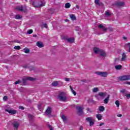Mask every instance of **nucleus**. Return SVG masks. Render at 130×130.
Listing matches in <instances>:
<instances>
[{
  "label": "nucleus",
  "instance_id": "nucleus-1",
  "mask_svg": "<svg viewBox=\"0 0 130 130\" xmlns=\"http://www.w3.org/2000/svg\"><path fill=\"white\" fill-rule=\"evenodd\" d=\"M93 51L94 53H99L100 54L101 56H102L103 57L106 56V53H105V52L102 49H100L97 47L93 48Z\"/></svg>",
  "mask_w": 130,
  "mask_h": 130
},
{
  "label": "nucleus",
  "instance_id": "nucleus-2",
  "mask_svg": "<svg viewBox=\"0 0 130 130\" xmlns=\"http://www.w3.org/2000/svg\"><path fill=\"white\" fill-rule=\"evenodd\" d=\"M66 94H67V93L64 91L59 93L58 98L60 101H63V102H66V101H67V95Z\"/></svg>",
  "mask_w": 130,
  "mask_h": 130
},
{
  "label": "nucleus",
  "instance_id": "nucleus-3",
  "mask_svg": "<svg viewBox=\"0 0 130 130\" xmlns=\"http://www.w3.org/2000/svg\"><path fill=\"white\" fill-rule=\"evenodd\" d=\"M32 5L35 8H42V7L45 6V2L41 1L39 2H34L32 3Z\"/></svg>",
  "mask_w": 130,
  "mask_h": 130
},
{
  "label": "nucleus",
  "instance_id": "nucleus-4",
  "mask_svg": "<svg viewBox=\"0 0 130 130\" xmlns=\"http://www.w3.org/2000/svg\"><path fill=\"white\" fill-rule=\"evenodd\" d=\"M106 95L107 93L104 92H100L98 94L95 95V98L97 100H102V99L105 98L106 97Z\"/></svg>",
  "mask_w": 130,
  "mask_h": 130
},
{
  "label": "nucleus",
  "instance_id": "nucleus-5",
  "mask_svg": "<svg viewBox=\"0 0 130 130\" xmlns=\"http://www.w3.org/2000/svg\"><path fill=\"white\" fill-rule=\"evenodd\" d=\"M120 81H128L130 80V75H123L119 77Z\"/></svg>",
  "mask_w": 130,
  "mask_h": 130
},
{
  "label": "nucleus",
  "instance_id": "nucleus-6",
  "mask_svg": "<svg viewBox=\"0 0 130 130\" xmlns=\"http://www.w3.org/2000/svg\"><path fill=\"white\" fill-rule=\"evenodd\" d=\"M95 74L96 75H98L99 76H101V77H104L105 78H106L108 76V73L106 72H95Z\"/></svg>",
  "mask_w": 130,
  "mask_h": 130
},
{
  "label": "nucleus",
  "instance_id": "nucleus-7",
  "mask_svg": "<svg viewBox=\"0 0 130 130\" xmlns=\"http://www.w3.org/2000/svg\"><path fill=\"white\" fill-rule=\"evenodd\" d=\"M63 85V83L61 81H54L52 83V86L53 87H56L57 86H62Z\"/></svg>",
  "mask_w": 130,
  "mask_h": 130
},
{
  "label": "nucleus",
  "instance_id": "nucleus-8",
  "mask_svg": "<svg viewBox=\"0 0 130 130\" xmlns=\"http://www.w3.org/2000/svg\"><path fill=\"white\" fill-rule=\"evenodd\" d=\"M16 10L20 11L21 12H27V7L26 6H18L16 7Z\"/></svg>",
  "mask_w": 130,
  "mask_h": 130
},
{
  "label": "nucleus",
  "instance_id": "nucleus-9",
  "mask_svg": "<svg viewBox=\"0 0 130 130\" xmlns=\"http://www.w3.org/2000/svg\"><path fill=\"white\" fill-rule=\"evenodd\" d=\"M52 111V108L50 107H48L45 112L46 115H48V116L50 115L51 114Z\"/></svg>",
  "mask_w": 130,
  "mask_h": 130
},
{
  "label": "nucleus",
  "instance_id": "nucleus-10",
  "mask_svg": "<svg viewBox=\"0 0 130 130\" xmlns=\"http://www.w3.org/2000/svg\"><path fill=\"white\" fill-rule=\"evenodd\" d=\"M12 125L14 128H15L16 129H18V127H19V122H18L17 120H15L12 123Z\"/></svg>",
  "mask_w": 130,
  "mask_h": 130
},
{
  "label": "nucleus",
  "instance_id": "nucleus-11",
  "mask_svg": "<svg viewBox=\"0 0 130 130\" xmlns=\"http://www.w3.org/2000/svg\"><path fill=\"white\" fill-rule=\"evenodd\" d=\"M6 111H7V112L10 113L11 114H16V113H17V111L15 110L6 109Z\"/></svg>",
  "mask_w": 130,
  "mask_h": 130
},
{
  "label": "nucleus",
  "instance_id": "nucleus-12",
  "mask_svg": "<svg viewBox=\"0 0 130 130\" xmlns=\"http://www.w3.org/2000/svg\"><path fill=\"white\" fill-rule=\"evenodd\" d=\"M125 60H126V55L124 52L122 54V58H121L120 61H125Z\"/></svg>",
  "mask_w": 130,
  "mask_h": 130
},
{
  "label": "nucleus",
  "instance_id": "nucleus-13",
  "mask_svg": "<svg viewBox=\"0 0 130 130\" xmlns=\"http://www.w3.org/2000/svg\"><path fill=\"white\" fill-rule=\"evenodd\" d=\"M76 108L78 110V113L79 115H81L83 113V108L81 107L77 106Z\"/></svg>",
  "mask_w": 130,
  "mask_h": 130
},
{
  "label": "nucleus",
  "instance_id": "nucleus-14",
  "mask_svg": "<svg viewBox=\"0 0 130 130\" xmlns=\"http://www.w3.org/2000/svg\"><path fill=\"white\" fill-rule=\"evenodd\" d=\"M109 98H110V95H108L107 97L104 100V103L105 104H107L109 102Z\"/></svg>",
  "mask_w": 130,
  "mask_h": 130
},
{
  "label": "nucleus",
  "instance_id": "nucleus-15",
  "mask_svg": "<svg viewBox=\"0 0 130 130\" xmlns=\"http://www.w3.org/2000/svg\"><path fill=\"white\" fill-rule=\"evenodd\" d=\"M99 28H101V29H102L104 32H106V31H107V28H105V27L101 24L99 25Z\"/></svg>",
  "mask_w": 130,
  "mask_h": 130
},
{
  "label": "nucleus",
  "instance_id": "nucleus-16",
  "mask_svg": "<svg viewBox=\"0 0 130 130\" xmlns=\"http://www.w3.org/2000/svg\"><path fill=\"white\" fill-rule=\"evenodd\" d=\"M28 80V81H34V78H32V77H26V78H24L23 79V83H25V82H26V80Z\"/></svg>",
  "mask_w": 130,
  "mask_h": 130
},
{
  "label": "nucleus",
  "instance_id": "nucleus-17",
  "mask_svg": "<svg viewBox=\"0 0 130 130\" xmlns=\"http://www.w3.org/2000/svg\"><path fill=\"white\" fill-rule=\"evenodd\" d=\"M120 92L123 95H125H125H126L128 93V91H127V90H126L125 89H123L120 90Z\"/></svg>",
  "mask_w": 130,
  "mask_h": 130
},
{
  "label": "nucleus",
  "instance_id": "nucleus-18",
  "mask_svg": "<svg viewBox=\"0 0 130 130\" xmlns=\"http://www.w3.org/2000/svg\"><path fill=\"white\" fill-rule=\"evenodd\" d=\"M69 16L72 21H76L77 20V17H76L75 14H70Z\"/></svg>",
  "mask_w": 130,
  "mask_h": 130
},
{
  "label": "nucleus",
  "instance_id": "nucleus-19",
  "mask_svg": "<svg viewBox=\"0 0 130 130\" xmlns=\"http://www.w3.org/2000/svg\"><path fill=\"white\" fill-rule=\"evenodd\" d=\"M67 40L69 42V43H74V42H75V39L74 38H68Z\"/></svg>",
  "mask_w": 130,
  "mask_h": 130
},
{
  "label": "nucleus",
  "instance_id": "nucleus-20",
  "mask_svg": "<svg viewBox=\"0 0 130 130\" xmlns=\"http://www.w3.org/2000/svg\"><path fill=\"white\" fill-rule=\"evenodd\" d=\"M37 46H38L40 48H41L44 46V45H43V44L41 42H37Z\"/></svg>",
  "mask_w": 130,
  "mask_h": 130
},
{
  "label": "nucleus",
  "instance_id": "nucleus-21",
  "mask_svg": "<svg viewBox=\"0 0 130 130\" xmlns=\"http://www.w3.org/2000/svg\"><path fill=\"white\" fill-rule=\"evenodd\" d=\"M96 117L98 118V120H101L103 118V116L101 114H98L96 115Z\"/></svg>",
  "mask_w": 130,
  "mask_h": 130
},
{
  "label": "nucleus",
  "instance_id": "nucleus-22",
  "mask_svg": "<svg viewBox=\"0 0 130 130\" xmlns=\"http://www.w3.org/2000/svg\"><path fill=\"white\" fill-rule=\"evenodd\" d=\"M116 5L118 6L119 7H121V6L124 5V2H117L116 3Z\"/></svg>",
  "mask_w": 130,
  "mask_h": 130
},
{
  "label": "nucleus",
  "instance_id": "nucleus-23",
  "mask_svg": "<svg viewBox=\"0 0 130 130\" xmlns=\"http://www.w3.org/2000/svg\"><path fill=\"white\" fill-rule=\"evenodd\" d=\"M124 48H125V49H127L128 48L129 49L130 48V43H126L124 45Z\"/></svg>",
  "mask_w": 130,
  "mask_h": 130
},
{
  "label": "nucleus",
  "instance_id": "nucleus-24",
  "mask_svg": "<svg viewBox=\"0 0 130 130\" xmlns=\"http://www.w3.org/2000/svg\"><path fill=\"white\" fill-rule=\"evenodd\" d=\"M65 9H70L71 8V4L67 3L65 4Z\"/></svg>",
  "mask_w": 130,
  "mask_h": 130
},
{
  "label": "nucleus",
  "instance_id": "nucleus-25",
  "mask_svg": "<svg viewBox=\"0 0 130 130\" xmlns=\"http://www.w3.org/2000/svg\"><path fill=\"white\" fill-rule=\"evenodd\" d=\"M70 88L71 90V92L72 93H73V94L74 95V96H76L77 95V93L76 92V91H74V90L73 89V87H72V86H70Z\"/></svg>",
  "mask_w": 130,
  "mask_h": 130
},
{
  "label": "nucleus",
  "instance_id": "nucleus-26",
  "mask_svg": "<svg viewBox=\"0 0 130 130\" xmlns=\"http://www.w3.org/2000/svg\"><path fill=\"white\" fill-rule=\"evenodd\" d=\"M100 111H101L102 112H103L104 110H105V108H104V106H101L99 108Z\"/></svg>",
  "mask_w": 130,
  "mask_h": 130
},
{
  "label": "nucleus",
  "instance_id": "nucleus-27",
  "mask_svg": "<svg viewBox=\"0 0 130 130\" xmlns=\"http://www.w3.org/2000/svg\"><path fill=\"white\" fill-rule=\"evenodd\" d=\"M115 104L116 105L117 107H119V105H120V103L118 100H116L115 102Z\"/></svg>",
  "mask_w": 130,
  "mask_h": 130
},
{
  "label": "nucleus",
  "instance_id": "nucleus-28",
  "mask_svg": "<svg viewBox=\"0 0 130 130\" xmlns=\"http://www.w3.org/2000/svg\"><path fill=\"white\" fill-rule=\"evenodd\" d=\"M23 51H24L25 53H29V52H30V50L27 48H25L23 49Z\"/></svg>",
  "mask_w": 130,
  "mask_h": 130
},
{
  "label": "nucleus",
  "instance_id": "nucleus-29",
  "mask_svg": "<svg viewBox=\"0 0 130 130\" xmlns=\"http://www.w3.org/2000/svg\"><path fill=\"white\" fill-rule=\"evenodd\" d=\"M61 118L62 119V120L65 122L67 121V117L64 115H61Z\"/></svg>",
  "mask_w": 130,
  "mask_h": 130
},
{
  "label": "nucleus",
  "instance_id": "nucleus-30",
  "mask_svg": "<svg viewBox=\"0 0 130 130\" xmlns=\"http://www.w3.org/2000/svg\"><path fill=\"white\" fill-rule=\"evenodd\" d=\"M86 121L90 122V121H91V120H92L93 118H92V117H87L86 118Z\"/></svg>",
  "mask_w": 130,
  "mask_h": 130
},
{
  "label": "nucleus",
  "instance_id": "nucleus-31",
  "mask_svg": "<svg viewBox=\"0 0 130 130\" xmlns=\"http://www.w3.org/2000/svg\"><path fill=\"white\" fill-rule=\"evenodd\" d=\"M99 1L100 0H95V3L98 6H101L102 5V3H99Z\"/></svg>",
  "mask_w": 130,
  "mask_h": 130
},
{
  "label": "nucleus",
  "instance_id": "nucleus-32",
  "mask_svg": "<svg viewBox=\"0 0 130 130\" xmlns=\"http://www.w3.org/2000/svg\"><path fill=\"white\" fill-rule=\"evenodd\" d=\"M105 15L107 17H110L111 13H110L109 11H106Z\"/></svg>",
  "mask_w": 130,
  "mask_h": 130
},
{
  "label": "nucleus",
  "instance_id": "nucleus-33",
  "mask_svg": "<svg viewBox=\"0 0 130 130\" xmlns=\"http://www.w3.org/2000/svg\"><path fill=\"white\" fill-rule=\"evenodd\" d=\"M122 67V66H121V65H117L115 66V69L116 70H120V69H121V68Z\"/></svg>",
  "mask_w": 130,
  "mask_h": 130
},
{
  "label": "nucleus",
  "instance_id": "nucleus-34",
  "mask_svg": "<svg viewBox=\"0 0 130 130\" xmlns=\"http://www.w3.org/2000/svg\"><path fill=\"white\" fill-rule=\"evenodd\" d=\"M94 122H95V120L93 119L89 122V125H93V124H94Z\"/></svg>",
  "mask_w": 130,
  "mask_h": 130
},
{
  "label": "nucleus",
  "instance_id": "nucleus-35",
  "mask_svg": "<svg viewBox=\"0 0 130 130\" xmlns=\"http://www.w3.org/2000/svg\"><path fill=\"white\" fill-rule=\"evenodd\" d=\"M14 49H16V50H20V49H21V46H15L14 47Z\"/></svg>",
  "mask_w": 130,
  "mask_h": 130
},
{
  "label": "nucleus",
  "instance_id": "nucleus-36",
  "mask_svg": "<svg viewBox=\"0 0 130 130\" xmlns=\"http://www.w3.org/2000/svg\"><path fill=\"white\" fill-rule=\"evenodd\" d=\"M22 18L20 15H17L15 16V19L17 20H20Z\"/></svg>",
  "mask_w": 130,
  "mask_h": 130
},
{
  "label": "nucleus",
  "instance_id": "nucleus-37",
  "mask_svg": "<svg viewBox=\"0 0 130 130\" xmlns=\"http://www.w3.org/2000/svg\"><path fill=\"white\" fill-rule=\"evenodd\" d=\"M92 91L94 93H97V91H98V88L97 87H94Z\"/></svg>",
  "mask_w": 130,
  "mask_h": 130
},
{
  "label": "nucleus",
  "instance_id": "nucleus-38",
  "mask_svg": "<svg viewBox=\"0 0 130 130\" xmlns=\"http://www.w3.org/2000/svg\"><path fill=\"white\" fill-rule=\"evenodd\" d=\"M32 33H33V30L32 29H29L27 31V34H28V35H30V34H32Z\"/></svg>",
  "mask_w": 130,
  "mask_h": 130
},
{
  "label": "nucleus",
  "instance_id": "nucleus-39",
  "mask_svg": "<svg viewBox=\"0 0 130 130\" xmlns=\"http://www.w3.org/2000/svg\"><path fill=\"white\" fill-rule=\"evenodd\" d=\"M125 96L126 97L127 99H130V93H127Z\"/></svg>",
  "mask_w": 130,
  "mask_h": 130
},
{
  "label": "nucleus",
  "instance_id": "nucleus-40",
  "mask_svg": "<svg viewBox=\"0 0 130 130\" xmlns=\"http://www.w3.org/2000/svg\"><path fill=\"white\" fill-rule=\"evenodd\" d=\"M20 83H21V81L18 80L15 82V85H18V84H20Z\"/></svg>",
  "mask_w": 130,
  "mask_h": 130
},
{
  "label": "nucleus",
  "instance_id": "nucleus-41",
  "mask_svg": "<svg viewBox=\"0 0 130 130\" xmlns=\"http://www.w3.org/2000/svg\"><path fill=\"white\" fill-rule=\"evenodd\" d=\"M42 27H44V28H47V24H46V23H45V24L42 25Z\"/></svg>",
  "mask_w": 130,
  "mask_h": 130
},
{
  "label": "nucleus",
  "instance_id": "nucleus-42",
  "mask_svg": "<svg viewBox=\"0 0 130 130\" xmlns=\"http://www.w3.org/2000/svg\"><path fill=\"white\" fill-rule=\"evenodd\" d=\"M38 109H39L40 111H41V105L40 104L38 105Z\"/></svg>",
  "mask_w": 130,
  "mask_h": 130
},
{
  "label": "nucleus",
  "instance_id": "nucleus-43",
  "mask_svg": "<svg viewBox=\"0 0 130 130\" xmlns=\"http://www.w3.org/2000/svg\"><path fill=\"white\" fill-rule=\"evenodd\" d=\"M48 127H49L50 130H53V127H51V125H48Z\"/></svg>",
  "mask_w": 130,
  "mask_h": 130
},
{
  "label": "nucleus",
  "instance_id": "nucleus-44",
  "mask_svg": "<svg viewBox=\"0 0 130 130\" xmlns=\"http://www.w3.org/2000/svg\"><path fill=\"white\" fill-rule=\"evenodd\" d=\"M28 118H33V115L31 114H28Z\"/></svg>",
  "mask_w": 130,
  "mask_h": 130
},
{
  "label": "nucleus",
  "instance_id": "nucleus-45",
  "mask_svg": "<svg viewBox=\"0 0 130 130\" xmlns=\"http://www.w3.org/2000/svg\"><path fill=\"white\" fill-rule=\"evenodd\" d=\"M64 80L66 82H70V78H66L64 79Z\"/></svg>",
  "mask_w": 130,
  "mask_h": 130
},
{
  "label": "nucleus",
  "instance_id": "nucleus-46",
  "mask_svg": "<svg viewBox=\"0 0 130 130\" xmlns=\"http://www.w3.org/2000/svg\"><path fill=\"white\" fill-rule=\"evenodd\" d=\"M19 109H22V110H24V108L23 106H19Z\"/></svg>",
  "mask_w": 130,
  "mask_h": 130
},
{
  "label": "nucleus",
  "instance_id": "nucleus-47",
  "mask_svg": "<svg viewBox=\"0 0 130 130\" xmlns=\"http://www.w3.org/2000/svg\"><path fill=\"white\" fill-rule=\"evenodd\" d=\"M117 117H121V116H122V115L120 114H118L117 115Z\"/></svg>",
  "mask_w": 130,
  "mask_h": 130
},
{
  "label": "nucleus",
  "instance_id": "nucleus-48",
  "mask_svg": "<svg viewBox=\"0 0 130 130\" xmlns=\"http://www.w3.org/2000/svg\"><path fill=\"white\" fill-rule=\"evenodd\" d=\"M3 99L4 100H7V99H8V96H4Z\"/></svg>",
  "mask_w": 130,
  "mask_h": 130
},
{
  "label": "nucleus",
  "instance_id": "nucleus-49",
  "mask_svg": "<svg viewBox=\"0 0 130 130\" xmlns=\"http://www.w3.org/2000/svg\"><path fill=\"white\" fill-rule=\"evenodd\" d=\"M86 110H87V112H92L91 111H90V109H89L88 108L86 109Z\"/></svg>",
  "mask_w": 130,
  "mask_h": 130
},
{
  "label": "nucleus",
  "instance_id": "nucleus-50",
  "mask_svg": "<svg viewBox=\"0 0 130 130\" xmlns=\"http://www.w3.org/2000/svg\"><path fill=\"white\" fill-rule=\"evenodd\" d=\"M125 84H126L127 85H130V82H129L126 81V82H125Z\"/></svg>",
  "mask_w": 130,
  "mask_h": 130
},
{
  "label": "nucleus",
  "instance_id": "nucleus-51",
  "mask_svg": "<svg viewBox=\"0 0 130 130\" xmlns=\"http://www.w3.org/2000/svg\"><path fill=\"white\" fill-rule=\"evenodd\" d=\"M104 124V123H102L100 124V126H102V125H103Z\"/></svg>",
  "mask_w": 130,
  "mask_h": 130
},
{
  "label": "nucleus",
  "instance_id": "nucleus-52",
  "mask_svg": "<svg viewBox=\"0 0 130 130\" xmlns=\"http://www.w3.org/2000/svg\"><path fill=\"white\" fill-rule=\"evenodd\" d=\"M76 8H77V9H78V10H79V9H80L79 5H76Z\"/></svg>",
  "mask_w": 130,
  "mask_h": 130
},
{
  "label": "nucleus",
  "instance_id": "nucleus-53",
  "mask_svg": "<svg viewBox=\"0 0 130 130\" xmlns=\"http://www.w3.org/2000/svg\"><path fill=\"white\" fill-rule=\"evenodd\" d=\"M123 39H124V40H126V37H123Z\"/></svg>",
  "mask_w": 130,
  "mask_h": 130
},
{
  "label": "nucleus",
  "instance_id": "nucleus-54",
  "mask_svg": "<svg viewBox=\"0 0 130 130\" xmlns=\"http://www.w3.org/2000/svg\"><path fill=\"white\" fill-rule=\"evenodd\" d=\"M110 31H113V29L112 28H109Z\"/></svg>",
  "mask_w": 130,
  "mask_h": 130
},
{
  "label": "nucleus",
  "instance_id": "nucleus-55",
  "mask_svg": "<svg viewBox=\"0 0 130 130\" xmlns=\"http://www.w3.org/2000/svg\"><path fill=\"white\" fill-rule=\"evenodd\" d=\"M33 37H37V35H33Z\"/></svg>",
  "mask_w": 130,
  "mask_h": 130
},
{
  "label": "nucleus",
  "instance_id": "nucleus-56",
  "mask_svg": "<svg viewBox=\"0 0 130 130\" xmlns=\"http://www.w3.org/2000/svg\"><path fill=\"white\" fill-rule=\"evenodd\" d=\"M80 130L83 129V127H82V126H81V127H80Z\"/></svg>",
  "mask_w": 130,
  "mask_h": 130
},
{
  "label": "nucleus",
  "instance_id": "nucleus-57",
  "mask_svg": "<svg viewBox=\"0 0 130 130\" xmlns=\"http://www.w3.org/2000/svg\"><path fill=\"white\" fill-rule=\"evenodd\" d=\"M65 21L66 22H68V19H66Z\"/></svg>",
  "mask_w": 130,
  "mask_h": 130
},
{
  "label": "nucleus",
  "instance_id": "nucleus-58",
  "mask_svg": "<svg viewBox=\"0 0 130 130\" xmlns=\"http://www.w3.org/2000/svg\"><path fill=\"white\" fill-rule=\"evenodd\" d=\"M129 52H130V48L129 49Z\"/></svg>",
  "mask_w": 130,
  "mask_h": 130
}]
</instances>
